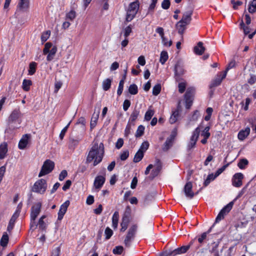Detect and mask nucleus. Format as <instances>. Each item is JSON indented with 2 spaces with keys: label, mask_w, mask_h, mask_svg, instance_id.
Masks as SVG:
<instances>
[{
  "label": "nucleus",
  "mask_w": 256,
  "mask_h": 256,
  "mask_svg": "<svg viewBox=\"0 0 256 256\" xmlns=\"http://www.w3.org/2000/svg\"><path fill=\"white\" fill-rule=\"evenodd\" d=\"M128 92L131 94H136L138 92L137 86L135 84H130L128 88Z\"/></svg>",
  "instance_id": "nucleus-45"
},
{
  "label": "nucleus",
  "mask_w": 256,
  "mask_h": 256,
  "mask_svg": "<svg viewBox=\"0 0 256 256\" xmlns=\"http://www.w3.org/2000/svg\"><path fill=\"white\" fill-rule=\"evenodd\" d=\"M105 180L106 178L104 176H98L95 178L94 186L96 189L100 190L104 184Z\"/></svg>",
  "instance_id": "nucleus-18"
},
{
  "label": "nucleus",
  "mask_w": 256,
  "mask_h": 256,
  "mask_svg": "<svg viewBox=\"0 0 256 256\" xmlns=\"http://www.w3.org/2000/svg\"><path fill=\"white\" fill-rule=\"evenodd\" d=\"M250 132V128H246L244 130H240L238 134V138L240 140H243L246 138Z\"/></svg>",
  "instance_id": "nucleus-26"
},
{
  "label": "nucleus",
  "mask_w": 256,
  "mask_h": 256,
  "mask_svg": "<svg viewBox=\"0 0 256 256\" xmlns=\"http://www.w3.org/2000/svg\"><path fill=\"white\" fill-rule=\"evenodd\" d=\"M193 11L191 9H189L188 10L184 12L183 13L182 16L180 21L185 24H189L192 21V14Z\"/></svg>",
  "instance_id": "nucleus-16"
},
{
  "label": "nucleus",
  "mask_w": 256,
  "mask_h": 256,
  "mask_svg": "<svg viewBox=\"0 0 256 256\" xmlns=\"http://www.w3.org/2000/svg\"><path fill=\"white\" fill-rule=\"evenodd\" d=\"M32 84V80H30L24 79L23 80L22 88L25 91H28L30 90V87Z\"/></svg>",
  "instance_id": "nucleus-33"
},
{
  "label": "nucleus",
  "mask_w": 256,
  "mask_h": 256,
  "mask_svg": "<svg viewBox=\"0 0 256 256\" xmlns=\"http://www.w3.org/2000/svg\"><path fill=\"white\" fill-rule=\"evenodd\" d=\"M7 152V144L4 142L0 145V159L4 158Z\"/></svg>",
  "instance_id": "nucleus-29"
},
{
  "label": "nucleus",
  "mask_w": 256,
  "mask_h": 256,
  "mask_svg": "<svg viewBox=\"0 0 256 256\" xmlns=\"http://www.w3.org/2000/svg\"><path fill=\"white\" fill-rule=\"evenodd\" d=\"M104 234L106 235V240H108L112 235L113 232L110 228L107 227L105 230Z\"/></svg>",
  "instance_id": "nucleus-57"
},
{
  "label": "nucleus",
  "mask_w": 256,
  "mask_h": 256,
  "mask_svg": "<svg viewBox=\"0 0 256 256\" xmlns=\"http://www.w3.org/2000/svg\"><path fill=\"white\" fill-rule=\"evenodd\" d=\"M47 188V184L46 180L44 179H40L37 180L34 184L32 190L34 192L44 194Z\"/></svg>",
  "instance_id": "nucleus-7"
},
{
  "label": "nucleus",
  "mask_w": 256,
  "mask_h": 256,
  "mask_svg": "<svg viewBox=\"0 0 256 256\" xmlns=\"http://www.w3.org/2000/svg\"><path fill=\"white\" fill-rule=\"evenodd\" d=\"M178 87L179 92L182 94L186 90V84L184 82H180L178 84Z\"/></svg>",
  "instance_id": "nucleus-60"
},
{
  "label": "nucleus",
  "mask_w": 256,
  "mask_h": 256,
  "mask_svg": "<svg viewBox=\"0 0 256 256\" xmlns=\"http://www.w3.org/2000/svg\"><path fill=\"white\" fill-rule=\"evenodd\" d=\"M104 154V146L102 143L96 142L91 148L86 158V162L90 163L94 160V166L100 163Z\"/></svg>",
  "instance_id": "nucleus-1"
},
{
  "label": "nucleus",
  "mask_w": 256,
  "mask_h": 256,
  "mask_svg": "<svg viewBox=\"0 0 256 256\" xmlns=\"http://www.w3.org/2000/svg\"><path fill=\"white\" fill-rule=\"evenodd\" d=\"M137 230V224H132L128 229L124 242L126 247L130 248V246L131 242L135 237Z\"/></svg>",
  "instance_id": "nucleus-3"
},
{
  "label": "nucleus",
  "mask_w": 256,
  "mask_h": 256,
  "mask_svg": "<svg viewBox=\"0 0 256 256\" xmlns=\"http://www.w3.org/2000/svg\"><path fill=\"white\" fill-rule=\"evenodd\" d=\"M18 6L22 11H27L30 7V0H20Z\"/></svg>",
  "instance_id": "nucleus-23"
},
{
  "label": "nucleus",
  "mask_w": 256,
  "mask_h": 256,
  "mask_svg": "<svg viewBox=\"0 0 256 256\" xmlns=\"http://www.w3.org/2000/svg\"><path fill=\"white\" fill-rule=\"evenodd\" d=\"M144 127L142 125H140L137 129L135 136L137 138L141 136L144 134Z\"/></svg>",
  "instance_id": "nucleus-50"
},
{
  "label": "nucleus",
  "mask_w": 256,
  "mask_h": 256,
  "mask_svg": "<svg viewBox=\"0 0 256 256\" xmlns=\"http://www.w3.org/2000/svg\"><path fill=\"white\" fill-rule=\"evenodd\" d=\"M206 50L205 48L203 46L202 42H200L194 48V53L198 56L202 55Z\"/></svg>",
  "instance_id": "nucleus-21"
},
{
  "label": "nucleus",
  "mask_w": 256,
  "mask_h": 256,
  "mask_svg": "<svg viewBox=\"0 0 256 256\" xmlns=\"http://www.w3.org/2000/svg\"><path fill=\"white\" fill-rule=\"evenodd\" d=\"M138 8L139 4L138 2H133L130 4L126 16L127 22H130L134 18L138 12Z\"/></svg>",
  "instance_id": "nucleus-6"
},
{
  "label": "nucleus",
  "mask_w": 256,
  "mask_h": 256,
  "mask_svg": "<svg viewBox=\"0 0 256 256\" xmlns=\"http://www.w3.org/2000/svg\"><path fill=\"white\" fill-rule=\"evenodd\" d=\"M178 115L179 112L178 110H175L174 112L170 118V122L172 124L175 123L178 120Z\"/></svg>",
  "instance_id": "nucleus-37"
},
{
  "label": "nucleus",
  "mask_w": 256,
  "mask_h": 256,
  "mask_svg": "<svg viewBox=\"0 0 256 256\" xmlns=\"http://www.w3.org/2000/svg\"><path fill=\"white\" fill-rule=\"evenodd\" d=\"M192 184L191 182H188L184 186V192L186 198L192 199L194 198L195 194H198V192L196 194L192 190Z\"/></svg>",
  "instance_id": "nucleus-13"
},
{
  "label": "nucleus",
  "mask_w": 256,
  "mask_h": 256,
  "mask_svg": "<svg viewBox=\"0 0 256 256\" xmlns=\"http://www.w3.org/2000/svg\"><path fill=\"white\" fill-rule=\"evenodd\" d=\"M144 155V154L142 152H141L140 150H138L134 156V162H138L140 161L143 158Z\"/></svg>",
  "instance_id": "nucleus-36"
},
{
  "label": "nucleus",
  "mask_w": 256,
  "mask_h": 256,
  "mask_svg": "<svg viewBox=\"0 0 256 256\" xmlns=\"http://www.w3.org/2000/svg\"><path fill=\"white\" fill-rule=\"evenodd\" d=\"M170 6V0H164L162 4V7L164 10H167Z\"/></svg>",
  "instance_id": "nucleus-61"
},
{
  "label": "nucleus",
  "mask_w": 256,
  "mask_h": 256,
  "mask_svg": "<svg viewBox=\"0 0 256 256\" xmlns=\"http://www.w3.org/2000/svg\"><path fill=\"white\" fill-rule=\"evenodd\" d=\"M149 146V143L148 142H144L142 143L140 147L138 150H140L141 152H144L148 149Z\"/></svg>",
  "instance_id": "nucleus-55"
},
{
  "label": "nucleus",
  "mask_w": 256,
  "mask_h": 256,
  "mask_svg": "<svg viewBox=\"0 0 256 256\" xmlns=\"http://www.w3.org/2000/svg\"><path fill=\"white\" fill-rule=\"evenodd\" d=\"M21 114L20 110H14L8 118V128L10 130H14L20 128V125L21 122L20 118Z\"/></svg>",
  "instance_id": "nucleus-2"
},
{
  "label": "nucleus",
  "mask_w": 256,
  "mask_h": 256,
  "mask_svg": "<svg viewBox=\"0 0 256 256\" xmlns=\"http://www.w3.org/2000/svg\"><path fill=\"white\" fill-rule=\"evenodd\" d=\"M216 178V175H214L213 174H208L206 179L205 180L204 182V186H206L212 180H214Z\"/></svg>",
  "instance_id": "nucleus-44"
},
{
  "label": "nucleus",
  "mask_w": 256,
  "mask_h": 256,
  "mask_svg": "<svg viewBox=\"0 0 256 256\" xmlns=\"http://www.w3.org/2000/svg\"><path fill=\"white\" fill-rule=\"evenodd\" d=\"M140 109L137 108H135L134 109V110L132 111V112L130 116V118H129V121H128L129 122L132 124V126H134V122L138 118V117L140 114Z\"/></svg>",
  "instance_id": "nucleus-24"
},
{
  "label": "nucleus",
  "mask_w": 256,
  "mask_h": 256,
  "mask_svg": "<svg viewBox=\"0 0 256 256\" xmlns=\"http://www.w3.org/2000/svg\"><path fill=\"white\" fill-rule=\"evenodd\" d=\"M124 251V248L119 246H116L112 250V252L115 254H120Z\"/></svg>",
  "instance_id": "nucleus-54"
},
{
  "label": "nucleus",
  "mask_w": 256,
  "mask_h": 256,
  "mask_svg": "<svg viewBox=\"0 0 256 256\" xmlns=\"http://www.w3.org/2000/svg\"><path fill=\"white\" fill-rule=\"evenodd\" d=\"M8 242V234L6 232H4L1 238L0 241V244L3 246L5 247L6 246Z\"/></svg>",
  "instance_id": "nucleus-34"
},
{
  "label": "nucleus",
  "mask_w": 256,
  "mask_h": 256,
  "mask_svg": "<svg viewBox=\"0 0 256 256\" xmlns=\"http://www.w3.org/2000/svg\"><path fill=\"white\" fill-rule=\"evenodd\" d=\"M256 82V76L250 74V78L248 80V82L252 85Z\"/></svg>",
  "instance_id": "nucleus-63"
},
{
  "label": "nucleus",
  "mask_w": 256,
  "mask_h": 256,
  "mask_svg": "<svg viewBox=\"0 0 256 256\" xmlns=\"http://www.w3.org/2000/svg\"><path fill=\"white\" fill-rule=\"evenodd\" d=\"M80 142L79 140L74 139L70 138V139L69 148L71 149H74L75 147Z\"/></svg>",
  "instance_id": "nucleus-39"
},
{
  "label": "nucleus",
  "mask_w": 256,
  "mask_h": 256,
  "mask_svg": "<svg viewBox=\"0 0 256 256\" xmlns=\"http://www.w3.org/2000/svg\"><path fill=\"white\" fill-rule=\"evenodd\" d=\"M70 201L66 200L63 204H62L60 207L59 212H58V219L60 220H62L64 217V216L66 214L68 208L70 205Z\"/></svg>",
  "instance_id": "nucleus-17"
},
{
  "label": "nucleus",
  "mask_w": 256,
  "mask_h": 256,
  "mask_svg": "<svg viewBox=\"0 0 256 256\" xmlns=\"http://www.w3.org/2000/svg\"><path fill=\"white\" fill-rule=\"evenodd\" d=\"M57 52V48L56 46H52L51 42H46L44 45V48L43 50V54H48L46 60L48 61H51L54 59Z\"/></svg>",
  "instance_id": "nucleus-4"
},
{
  "label": "nucleus",
  "mask_w": 256,
  "mask_h": 256,
  "mask_svg": "<svg viewBox=\"0 0 256 256\" xmlns=\"http://www.w3.org/2000/svg\"><path fill=\"white\" fill-rule=\"evenodd\" d=\"M194 93V88H187L186 93L184 95L186 107L189 109L192 104L193 96Z\"/></svg>",
  "instance_id": "nucleus-9"
},
{
  "label": "nucleus",
  "mask_w": 256,
  "mask_h": 256,
  "mask_svg": "<svg viewBox=\"0 0 256 256\" xmlns=\"http://www.w3.org/2000/svg\"><path fill=\"white\" fill-rule=\"evenodd\" d=\"M28 138L29 135L27 134L22 136L18 144V148L20 149L23 150L26 148L28 144Z\"/></svg>",
  "instance_id": "nucleus-25"
},
{
  "label": "nucleus",
  "mask_w": 256,
  "mask_h": 256,
  "mask_svg": "<svg viewBox=\"0 0 256 256\" xmlns=\"http://www.w3.org/2000/svg\"><path fill=\"white\" fill-rule=\"evenodd\" d=\"M21 207L20 206V205L18 204V209L16 210L14 214L12 216L10 222L8 225L7 228V230L9 232H10L14 226V222L16 220V218L18 217L20 212V210Z\"/></svg>",
  "instance_id": "nucleus-15"
},
{
  "label": "nucleus",
  "mask_w": 256,
  "mask_h": 256,
  "mask_svg": "<svg viewBox=\"0 0 256 256\" xmlns=\"http://www.w3.org/2000/svg\"><path fill=\"white\" fill-rule=\"evenodd\" d=\"M100 114V110L97 112H94L92 116L90 121V128H93L96 124Z\"/></svg>",
  "instance_id": "nucleus-27"
},
{
  "label": "nucleus",
  "mask_w": 256,
  "mask_h": 256,
  "mask_svg": "<svg viewBox=\"0 0 256 256\" xmlns=\"http://www.w3.org/2000/svg\"><path fill=\"white\" fill-rule=\"evenodd\" d=\"M50 30H47L44 32L41 36V40L42 42H46L50 37Z\"/></svg>",
  "instance_id": "nucleus-56"
},
{
  "label": "nucleus",
  "mask_w": 256,
  "mask_h": 256,
  "mask_svg": "<svg viewBox=\"0 0 256 256\" xmlns=\"http://www.w3.org/2000/svg\"><path fill=\"white\" fill-rule=\"evenodd\" d=\"M118 220L119 214L118 212H115L112 218V226L114 228H116L118 227Z\"/></svg>",
  "instance_id": "nucleus-32"
},
{
  "label": "nucleus",
  "mask_w": 256,
  "mask_h": 256,
  "mask_svg": "<svg viewBox=\"0 0 256 256\" xmlns=\"http://www.w3.org/2000/svg\"><path fill=\"white\" fill-rule=\"evenodd\" d=\"M155 168L152 171L151 175L152 178L157 176L162 168V164L159 159L156 160V164H154Z\"/></svg>",
  "instance_id": "nucleus-19"
},
{
  "label": "nucleus",
  "mask_w": 256,
  "mask_h": 256,
  "mask_svg": "<svg viewBox=\"0 0 256 256\" xmlns=\"http://www.w3.org/2000/svg\"><path fill=\"white\" fill-rule=\"evenodd\" d=\"M42 207L41 202L36 203L31 208L30 218L32 220H36V217L40 213Z\"/></svg>",
  "instance_id": "nucleus-14"
},
{
  "label": "nucleus",
  "mask_w": 256,
  "mask_h": 256,
  "mask_svg": "<svg viewBox=\"0 0 256 256\" xmlns=\"http://www.w3.org/2000/svg\"><path fill=\"white\" fill-rule=\"evenodd\" d=\"M248 164V162L246 159L242 158L240 160L238 164V166L240 169H244Z\"/></svg>",
  "instance_id": "nucleus-43"
},
{
  "label": "nucleus",
  "mask_w": 256,
  "mask_h": 256,
  "mask_svg": "<svg viewBox=\"0 0 256 256\" xmlns=\"http://www.w3.org/2000/svg\"><path fill=\"white\" fill-rule=\"evenodd\" d=\"M200 116V114H199V112L198 110H196L192 116L191 117L190 121L188 122L187 124V126H190L192 124V121H196L198 118Z\"/></svg>",
  "instance_id": "nucleus-40"
},
{
  "label": "nucleus",
  "mask_w": 256,
  "mask_h": 256,
  "mask_svg": "<svg viewBox=\"0 0 256 256\" xmlns=\"http://www.w3.org/2000/svg\"><path fill=\"white\" fill-rule=\"evenodd\" d=\"M234 202H231L220 210L216 218V222H218L224 218V216L230 210Z\"/></svg>",
  "instance_id": "nucleus-11"
},
{
  "label": "nucleus",
  "mask_w": 256,
  "mask_h": 256,
  "mask_svg": "<svg viewBox=\"0 0 256 256\" xmlns=\"http://www.w3.org/2000/svg\"><path fill=\"white\" fill-rule=\"evenodd\" d=\"M130 220L126 219H122V222L120 224L122 228H120L121 232H124L128 228V226Z\"/></svg>",
  "instance_id": "nucleus-46"
},
{
  "label": "nucleus",
  "mask_w": 256,
  "mask_h": 256,
  "mask_svg": "<svg viewBox=\"0 0 256 256\" xmlns=\"http://www.w3.org/2000/svg\"><path fill=\"white\" fill-rule=\"evenodd\" d=\"M61 248L60 246H57L54 248L50 256H60V254Z\"/></svg>",
  "instance_id": "nucleus-48"
},
{
  "label": "nucleus",
  "mask_w": 256,
  "mask_h": 256,
  "mask_svg": "<svg viewBox=\"0 0 256 256\" xmlns=\"http://www.w3.org/2000/svg\"><path fill=\"white\" fill-rule=\"evenodd\" d=\"M230 2L232 4L233 8L234 10L238 9V6L242 4V2L240 0L236 2L234 0H231Z\"/></svg>",
  "instance_id": "nucleus-59"
},
{
  "label": "nucleus",
  "mask_w": 256,
  "mask_h": 256,
  "mask_svg": "<svg viewBox=\"0 0 256 256\" xmlns=\"http://www.w3.org/2000/svg\"><path fill=\"white\" fill-rule=\"evenodd\" d=\"M54 162L50 160H46L44 162L41 170L38 174V177H41L50 174L54 170Z\"/></svg>",
  "instance_id": "nucleus-5"
},
{
  "label": "nucleus",
  "mask_w": 256,
  "mask_h": 256,
  "mask_svg": "<svg viewBox=\"0 0 256 256\" xmlns=\"http://www.w3.org/2000/svg\"><path fill=\"white\" fill-rule=\"evenodd\" d=\"M248 10L250 13H254L256 12V0H253L250 4Z\"/></svg>",
  "instance_id": "nucleus-42"
},
{
  "label": "nucleus",
  "mask_w": 256,
  "mask_h": 256,
  "mask_svg": "<svg viewBox=\"0 0 256 256\" xmlns=\"http://www.w3.org/2000/svg\"><path fill=\"white\" fill-rule=\"evenodd\" d=\"M186 26L187 24H185L184 23L181 22L180 20L178 22L176 25V27L178 30V33L181 35H182L184 30L186 29Z\"/></svg>",
  "instance_id": "nucleus-28"
},
{
  "label": "nucleus",
  "mask_w": 256,
  "mask_h": 256,
  "mask_svg": "<svg viewBox=\"0 0 256 256\" xmlns=\"http://www.w3.org/2000/svg\"><path fill=\"white\" fill-rule=\"evenodd\" d=\"M174 142V140L169 138H168L164 144L162 150L164 151H167L168 150H169L170 148L172 146Z\"/></svg>",
  "instance_id": "nucleus-30"
},
{
  "label": "nucleus",
  "mask_w": 256,
  "mask_h": 256,
  "mask_svg": "<svg viewBox=\"0 0 256 256\" xmlns=\"http://www.w3.org/2000/svg\"><path fill=\"white\" fill-rule=\"evenodd\" d=\"M244 178V176L243 174L240 172L234 174L232 180V186L236 188L241 186L242 184V180Z\"/></svg>",
  "instance_id": "nucleus-12"
},
{
  "label": "nucleus",
  "mask_w": 256,
  "mask_h": 256,
  "mask_svg": "<svg viewBox=\"0 0 256 256\" xmlns=\"http://www.w3.org/2000/svg\"><path fill=\"white\" fill-rule=\"evenodd\" d=\"M192 244L190 242V244L188 246H182L180 248H178L170 252H166L163 254L162 256H175L177 254H182L186 253L188 250L190 248V244Z\"/></svg>",
  "instance_id": "nucleus-8"
},
{
  "label": "nucleus",
  "mask_w": 256,
  "mask_h": 256,
  "mask_svg": "<svg viewBox=\"0 0 256 256\" xmlns=\"http://www.w3.org/2000/svg\"><path fill=\"white\" fill-rule=\"evenodd\" d=\"M226 71H224V73L222 74H220V75H218L216 78L213 80L212 86H216L220 84L222 80L226 78Z\"/></svg>",
  "instance_id": "nucleus-22"
},
{
  "label": "nucleus",
  "mask_w": 256,
  "mask_h": 256,
  "mask_svg": "<svg viewBox=\"0 0 256 256\" xmlns=\"http://www.w3.org/2000/svg\"><path fill=\"white\" fill-rule=\"evenodd\" d=\"M168 59V52L166 51H162V52L160 54V62L162 64H164L166 62Z\"/></svg>",
  "instance_id": "nucleus-38"
},
{
  "label": "nucleus",
  "mask_w": 256,
  "mask_h": 256,
  "mask_svg": "<svg viewBox=\"0 0 256 256\" xmlns=\"http://www.w3.org/2000/svg\"><path fill=\"white\" fill-rule=\"evenodd\" d=\"M131 210L130 208L128 206L125 210L124 213L123 215L122 219H126L130 220V215Z\"/></svg>",
  "instance_id": "nucleus-52"
},
{
  "label": "nucleus",
  "mask_w": 256,
  "mask_h": 256,
  "mask_svg": "<svg viewBox=\"0 0 256 256\" xmlns=\"http://www.w3.org/2000/svg\"><path fill=\"white\" fill-rule=\"evenodd\" d=\"M161 90V86L160 84H157L154 86L152 88V94L154 96L158 95Z\"/></svg>",
  "instance_id": "nucleus-51"
},
{
  "label": "nucleus",
  "mask_w": 256,
  "mask_h": 256,
  "mask_svg": "<svg viewBox=\"0 0 256 256\" xmlns=\"http://www.w3.org/2000/svg\"><path fill=\"white\" fill-rule=\"evenodd\" d=\"M112 80L110 78H106L103 80L102 83V87L104 90L106 91L108 90L111 86Z\"/></svg>",
  "instance_id": "nucleus-31"
},
{
  "label": "nucleus",
  "mask_w": 256,
  "mask_h": 256,
  "mask_svg": "<svg viewBox=\"0 0 256 256\" xmlns=\"http://www.w3.org/2000/svg\"><path fill=\"white\" fill-rule=\"evenodd\" d=\"M38 225L39 229L42 230H45L46 228V224L42 220H39Z\"/></svg>",
  "instance_id": "nucleus-58"
},
{
  "label": "nucleus",
  "mask_w": 256,
  "mask_h": 256,
  "mask_svg": "<svg viewBox=\"0 0 256 256\" xmlns=\"http://www.w3.org/2000/svg\"><path fill=\"white\" fill-rule=\"evenodd\" d=\"M76 17V12L74 10H71L66 14V18L70 20H73Z\"/></svg>",
  "instance_id": "nucleus-47"
},
{
  "label": "nucleus",
  "mask_w": 256,
  "mask_h": 256,
  "mask_svg": "<svg viewBox=\"0 0 256 256\" xmlns=\"http://www.w3.org/2000/svg\"><path fill=\"white\" fill-rule=\"evenodd\" d=\"M214 246L212 250H210V252L214 254V256H220L218 251V243L214 242L213 244Z\"/></svg>",
  "instance_id": "nucleus-53"
},
{
  "label": "nucleus",
  "mask_w": 256,
  "mask_h": 256,
  "mask_svg": "<svg viewBox=\"0 0 256 256\" xmlns=\"http://www.w3.org/2000/svg\"><path fill=\"white\" fill-rule=\"evenodd\" d=\"M126 79V76H124L123 78L119 82L118 89L117 90V94L118 96H120L122 94L123 88H124V80Z\"/></svg>",
  "instance_id": "nucleus-35"
},
{
  "label": "nucleus",
  "mask_w": 256,
  "mask_h": 256,
  "mask_svg": "<svg viewBox=\"0 0 256 256\" xmlns=\"http://www.w3.org/2000/svg\"><path fill=\"white\" fill-rule=\"evenodd\" d=\"M36 63L35 62H32L29 65L28 74L30 75L34 74L36 72Z\"/></svg>",
  "instance_id": "nucleus-41"
},
{
  "label": "nucleus",
  "mask_w": 256,
  "mask_h": 256,
  "mask_svg": "<svg viewBox=\"0 0 256 256\" xmlns=\"http://www.w3.org/2000/svg\"><path fill=\"white\" fill-rule=\"evenodd\" d=\"M67 175H68V173H67L66 170H62L59 175V177H58L59 180L60 181L63 180L64 179V178L67 176Z\"/></svg>",
  "instance_id": "nucleus-62"
},
{
  "label": "nucleus",
  "mask_w": 256,
  "mask_h": 256,
  "mask_svg": "<svg viewBox=\"0 0 256 256\" xmlns=\"http://www.w3.org/2000/svg\"><path fill=\"white\" fill-rule=\"evenodd\" d=\"M200 127L198 126L193 132L190 141L188 145V149L190 150L195 146L200 135Z\"/></svg>",
  "instance_id": "nucleus-10"
},
{
  "label": "nucleus",
  "mask_w": 256,
  "mask_h": 256,
  "mask_svg": "<svg viewBox=\"0 0 256 256\" xmlns=\"http://www.w3.org/2000/svg\"><path fill=\"white\" fill-rule=\"evenodd\" d=\"M154 114V111L152 110L148 109L145 114L144 120L147 121L150 120L152 118Z\"/></svg>",
  "instance_id": "nucleus-49"
},
{
  "label": "nucleus",
  "mask_w": 256,
  "mask_h": 256,
  "mask_svg": "<svg viewBox=\"0 0 256 256\" xmlns=\"http://www.w3.org/2000/svg\"><path fill=\"white\" fill-rule=\"evenodd\" d=\"M175 76L178 77L182 75L184 73L182 62L180 61H178L174 66Z\"/></svg>",
  "instance_id": "nucleus-20"
},
{
  "label": "nucleus",
  "mask_w": 256,
  "mask_h": 256,
  "mask_svg": "<svg viewBox=\"0 0 256 256\" xmlns=\"http://www.w3.org/2000/svg\"><path fill=\"white\" fill-rule=\"evenodd\" d=\"M130 106V102L128 100H126L123 103V109L126 111Z\"/></svg>",
  "instance_id": "nucleus-64"
}]
</instances>
